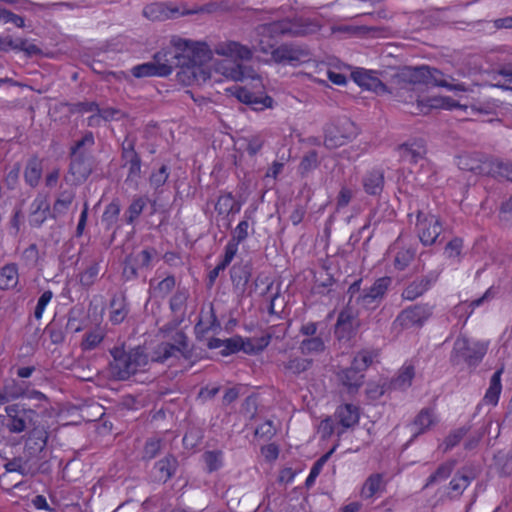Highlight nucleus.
Instances as JSON below:
<instances>
[{"label":"nucleus","mask_w":512,"mask_h":512,"mask_svg":"<svg viewBox=\"0 0 512 512\" xmlns=\"http://www.w3.org/2000/svg\"><path fill=\"white\" fill-rule=\"evenodd\" d=\"M173 343L162 342L153 352L152 362L166 363L171 358L181 355L185 359L191 358L188 350V338L183 331L177 330L172 337ZM112 361L109 363L111 375L120 381L129 379L132 375L147 369L150 358L141 346L126 351L123 347H114L110 350Z\"/></svg>","instance_id":"f257e3e1"},{"label":"nucleus","mask_w":512,"mask_h":512,"mask_svg":"<svg viewBox=\"0 0 512 512\" xmlns=\"http://www.w3.org/2000/svg\"><path fill=\"white\" fill-rule=\"evenodd\" d=\"M320 28L321 25L317 20L303 16L287 17L262 24L257 28L258 35L261 37L258 43V50L266 54L273 48V44H266L264 38L302 37L316 33Z\"/></svg>","instance_id":"f03ea898"},{"label":"nucleus","mask_w":512,"mask_h":512,"mask_svg":"<svg viewBox=\"0 0 512 512\" xmlns=\"http://www.w3.org/2000/svg\"><path fill=\"white\" fill-rule=\"evenodd\" d=\"M215 53L233 60H223L218 65V70L229 79L242 81L245 77H250L247 68L238 62V60H250L252 50L236 41H224L215 46Z\"/></svg>","instance_id":"7ed1b4c3"},{"label":"nucleus","mask_w":512,"mask_h":512,"mask_svg":"<svg viewBox=\"0 0 512 512\" xmlns=\"http://www.w3.org/2000/svg\"><path fill=\"white\" fill-rule=\"evenodd\" d=\"M443 74L436 68L428 66L404 67L393 77V83L399 90H412L417 84H433L450 90H464L462 85H451L442 78Z\"/></svg>","instance_id":"20e7f679"},{"label":"nucleus","mask_w":512,"mask_h":512,"mask_svg":"<svg viewBox=\"0 0 512 512\" xmlns=\"http://www.w3.org/2000/svg\"><path fill=\"white\" fill-rule=\"evenodd\" d=\"M434 306L429 303H418L406 307L396 316L392 329L397 333L409 329H420L432 317Z\"/></svg>","instance_id":"39448f33"},{"label":"nucleus","mask_w":512,"mask_h":512,"mask_svg":"<svg viewBox=\"0 0 512 512\" xmlns=\"http://www.w3.org/2000/svg\"><path fill=\"white\" fill-rule=\"evenodd\" d=\"M486 350L483 344L471 343L466 337L458 336L454 342L449 361L452 366L466 363L469 367L475 368L482 361Z\"/></svg>","instance_id":"423d86ee"},{"label":"nucleus","mask_w":512,"mask_h":512,"mask_svg":"<svg viewBox=\"0 0 512 512\" xmlns=\"http://www.w3.org/2000/svg\"><path fill=\"white\" fill-rule=\"evenodd\" d=\"M172 42L181 50L183 60L186 62L185 67L191 70L193 75L196 74V69L210 59V51L206 44L194 43L185 39L177 38Z\"/></svg>","instance_id":"0eeeda50"},{"label":"nucleus","mask_w":512,"mask_h":512,"mask_svg":"<svg viewBox=\"0 0 512 512\" xmlns=\"http://www.w3.org/2000/svg\"><path fill=\"white\" fill-rule=\"evenodd\" d=\"M271 56L275 63L298 65L310 60V51L301 45L285 43L271 50Z\"/></svg>","instance_id":"6e6552de"},{"label":"nucleus","mask_w":512,"mask_h":512,"mask_svg":"<svg viewBox=\"0 0 512 512\" xmlns=\"http://www.w3.org/2000/svg\"><path fill=\"white\" fill-rule=\"evenodd\" d=\"M391 284V278L382 277L377 279L368 289H364L356 297V305L361 309H375L384 299L388 287Z\"/></svg>","instance_id":"1a4fd4ad"},{"label":"nucleus","mask_w":512,"mask_h":512,"mask_svg":"<svg viewBox=\"0 0 512 512\" xmlns=\"http://www.w3.org/2000/svg\"><path fill=\"white\" fill-rule=\"evenodd\" d=\"M7 428L11 433H21L34 426V418L37 413L33 409H27L19 404L6 407Z\"/></svg>","instance_id":"9d476101"},{"label":"nucleus","mask_w":512,"mask_h":512,"mask_svg":"<svg viewBox=\"0 0 512 512\" xmlns=\"http://www.w3.org/2000/svg\"><path fill=\"white\" fill-rule=\"evenodd\" d=\"M416 230L421 243L429 246L434 244L440 236L442 224L435 215L419 211L417 214Z\"/></svg>","instance_id":"9b49d317"},{"label":"nucleus","mask_w":512,"mask_h":512,"mask_svg":"<svg viewBox=\"0 0 512 512\" xmlns=\"http://www.w3.org/2000/svg\"><path fill=\"white\" fill-rule=\"evenodd\" d=\"M158 252L154 247H147L137 253L130 254L125 258L123 276L127 279L138 277L139 269H149Z\"/></svg>","instance_id":"f8f14e48"},{"label":"nucleus","mask_w":512,"mask_h":512,"mask_svg":"<svg viewBox=\"0 0 512 512\" xmlns=\"http://www.w3.org/2000/svg\"><path fill=\"white\" fill-rule=\"evenodd\" d=\"M354 124L345 120L340 125H329L325 128L324 145L328 149H335L343 146L356 136Z\"/></svg>","instance_id":"ddd939ff"},{"label":"nucleus","mask_w":512,"mask_h":512,"mask_svg":"<svg viewBox=\"0 0 512 512\" xmlns=\"http://www.w3.org/2000/svg\"><path fill=\"white\" fill-rule=\"evenodd\" d=\"M136 138L125 137L122 143L121 158L124 161L123 166H128L126 181L137 182L141 175V158L135 150Z\"/></svg>","instance_id":"4468645a"},{"label":"nucleus","mask_w":512,"mask_h":512,"mask_svg":"<svg viewBox=\"0 0 512 512\" xmlns=\"http://www.w3.org/2000/svg\"><path fill=\"white\" fill-rule=\"evenodd\" d=\"M189 291L186 288H178L169 301V307L173 313L174 323L164 325L160 331L164 334L172 331L179 323H181L186 315L187 301L189 299Z\"/></svg>","instance_id":"2eb2a0df"},{"label":"nucleus","mask_w":512,"mask_h":512,"mask_svg":"<svg viewBox=\"0 0 512 512\" xmlns=\"http://www.w3.org/2000/svg\"><path fill=\"white\" fill-rule=\"evenodd\" d=\"M92 173V161L83 153L71 155V162L69 166V176L66 177L67 181H71L74 185L83 183Z\"/></svg>","instance_id":"dca6fc26"},{"label":"nucleus","mask_w":512,"mask_h":512,"mask_svg":"<svg viewBox=\"0 0 512 512\" xmlns=\"http://www.w3.org/2000/svg\"><path fill=\"white\" fill-rule=\"evenodd\" d=\"M227 91L236 97L240 102L250 105L256 111H262L265 108H271L274 102L273 99L268 95L257 96L250 90L241 86H233L227 89Z\"/></svg>","instance_id":"f3484780"},{"label":"nucleus","mask_w":512,"mask_h":512,"mask_svg":"<svg viewBox=\"0 0 512 512\" xmlns=\"http://www.w3.org/2000/svg\"><path fill=\"white\" fill-rule=\"evenodd\" d=\"M359 310L353 309L352 305L340 312L335 324L334 334L338 340H347L355 331Z\"/></svg>","instance_id":"a211bd4d"},{"label":"nucleus","mask_w":512,"mask_h":512,"mask_svg":"<svg viewBox=\"0 0 512 512\" xmlns=\"http://www.w3.org/2000/svg\"><path fill=\"white\" fill-rule=\"evenodd\" d=\"M173 47L162 49L154 55V63L157 64L158 69L162 66L166 67L167 72L165 76L171 74L175 67H185L186 62L183 60V56L180 48H178L173 42Z\"/></svg>","instance_id":"6ab92c4d"},{"label":"nucleus","mask_w":512,"mask_h":512,"mask_svg":"<svg viewBox=\"0 0 512 512\" xmlns=\"http://www.w3.org/2000/svg\"><path fill=\"white\" fill-rule=\"evenodd\" d=\"M48 437V431L44 426H33L25 441V451L29 456H36L45 449Z\"/></svg>","instance_id":"aec40b11"},{"label":"nucleus","mask_w":512,"mask_h":512,"mask_svg":"<svg viewBox=\"0 0 512 512\" xmlns=\"http://www.w3.org/2000/svg\"><path fill=\"white\" fill-rule=\"evenodd\" d=\"M351 77L355 83L367 90L378 94L387 92L386 85L376 76L375 71L357 69L351 73Z\"/></svg>","instance_id":"412c9836"},{"label":"nucleus","mask_w":512,"mask_h":512,"mask_svg":"<svg viewBox=\"0 0 512 512\" xmlns=\"http://www.w3.org/2000/svg\"><path fill=\"white\" fill-rule=\"evenodd\" d=\"M492 158H479L477 155H462L459 157L458 166L460 169L470 171L479 175L491 173Z\"/></svg>","instance_id":"4be33fe9"},{"label":"nucleus","mask_w":512,"mask_h":512,"mask_svg":"<svg viewBox=\"0 0 512 512\" xmlns=\"http://www.w3.org/2000/svg\"><path fill=\"white\" fill-rule=\"evenodd\" d=\"M436 279V275L428 274L413 280L402 291V298L409 301L417 299L430 289Z\"/></svg>","instance_id":"5701e85b"},{"label":"nucleus","mask_w":512,"mask_h":512,"mask_svg":"<svg viewBox=\"0 0 512 512\" xmlns=\"http://www.w3.org/2000/svg\"><path fill=\"white\" fill-rule=\"evenodd\" d=\"M436 424V417L433 409L423 408L414 418L413 422L409 425V429L412 432L413 441L419 435L427 432L433 425Z\"/></svg>","instance_id":"b1692460"},{"label":"nucleus","mask_w":512,"mask_h":512,"mask_svg":"<svg viewBox=\"0 0 512 512\" xmlns=\"http://www.w3.org/2000/svg\"><path fill=\"white\" fill-rule=\"evenodd\" d=\"M475 478L476 474L472 468H461L449 483L448 489L450 490L451 496H460Z\"/></svg>","instance_id":"393cba45"},{"label":"nucleus","mask_w":512,"mask_h":512,"mask_svg":"<svg viewBox=\"0 0 512 512\" xmlns=\"http://www.w3.org/2000/svg\"><path fill=\"white\" fill-rule=\"evenodd\" d=\"M177 468L178 460L176 459V457L169 454L155 463V479L159 482L166 483L175 475Z\"/></svg>","instance_id":"a878e982"},{"label":"nucleus","mask_w":512,"mask_h":512,"mask_svg":"<svg viewBox=\"0 0 512 512\" xmlns=\"http://www.w3.org/2000/svg\"><path fill=\"white\" fill-rule=\"evenodd\" d=\"M384 172L380 169L368 171L362 178L364 191L371 196H379L384 188Z\"/></svg>","instance_id":"bb28decb"},{"label":"nucleus","mask_w":512,"mask_h":512,"mask_svg":"<svg viewBox=\"0 0 512 512\" xmlns=\"http://www.w3.org/2000/svg\"><path fill=\"white\" fill-rule=\"evenodd\" d=\"M400 157L403 161L412 164L418 163L423 160L426 155V147L423 141H414L411 143H404L398 147Z\"/></svg>","instance_id":"cd10ccee"},{"label":"nucleus","mask_w":512,"mask_h":512,"mask_svg":"<svg viewBox=\"0 0 512 512\" xmlns=\"http://www.w3.org/2000/svg\"><path fill=\"white\" fill-rule=\"evenodd\" d=\"M338 378L350 393L357 392L364 382V374L353 364L351 367L341 370L338 373Z\"/></svg>","instance_id":"c85d7f7f"},{"label":"nucleus","mask_w":512,"mask_h":512,"mask_svg":"<svg viewBox=\"0 0 512 512\" xmlns=\"http://www.w3.org/2000/svg\"><path fill=\"white\" fill-rule=\"evenodd\" d=\"M359 409L353 404H344L337 408L335 418L338 424L348 429L359 422Z\"/></svg>","instance_id":"c756f323"},{"label":"nucleus","mask_w":512,"mask_h":512,"mask_svg":"<svg viewBox=\"0 0 512 512\" xmlns=\"http://www.w3.org/2000/svg\"><path fill=\"white\" fill-rule=\"evenodd\" d=\"M34 208L30 214L29 223L32 227H40L48 216H51L50 207L43 197H37L33 203Z\"/></svg>","instance_id":"7c9ffc66"},{"label":"nucleus","mask_w":512,"mask_h":512,"mask_svg":"<svg viewBox=\"0 0 512 512\" xmlns=\"http://www.w3.org/2000/svg\"><path fill=\"white\" fill-rule=\"evenodd\" d=\"M129 313L128 305L124 295H114L110 302L109 319L112 324L122 323Z\"/></svg>","instance_id":"2f4dec72"},{"label":"nucleus","mask_w":512,"mask_h":512,"mask_svg":"<svg viewBox=\"0 0 512 512\" xmlns=\"http://www.w3.org/2000/svg\"><path fill=\"white\" fill-rule=\"evenodd\" d=\"M252 266L249 263L235 264L230 270V277L236 288L244 289L251 277Z\"/></svg>","instance_id":"473e14b6"},{"label":"nucleus","mask_w":512,"mask_h":512,"mask_svg":"<svg viewBox=\"0 0 512 512\" xmlns=\"http://www.w3.org/2000/svg\"><path fill=\"white\" fill-rule=\"evenodd\" d=\"M176 280L173 275H168L161 281L155 283L152 279L149 282V294L154 298H165L175 288Z\"/></svg>","instance_id":"72a5a7b5"},{"label":"nucleus","mask_w":512,"mask_h":512,"mask_svg":"<svg viewBox=\"0 0 512 512\" xmlns=\"http://www.w3.org/2000/svg\"><path fill=\"white\" fill-rule=\"evenodd\" d=\"M19 281L18 267L16 263H8L0 270V288L2 290L13 289Z\"/></svg>","instance_id":"f704fd0d"},{"label":"nucleus","mask_w":512,"mask_h":512,"mask_svg":"<svg viewBox=\"0 0 512 512\" xmlns=\"http://www.w3.org/2000/svg\"><path fill=\"white\" fill-rule=\"evenodd\" d=\"M504 372V365L502 364L500 368L496 370V372L492 375L490 380L489 388L487 389L484 401L491 405H497L499 396L502 390L501 385V375Z\"/></svg>","instance_id":"c9c22d12"},{"label":"nucleus","mask_w":512,"mask_h":512,"mask_svg":"<svg viewBox=\"0 0 512 512\" xmlns=\"http://www.w3.org/2000/svg\"><path fill=\"white\" fill-rule=\"evenodd\" d=\"M106 332L102 327H94L87 331L81 342V349L83 351H91L96 349L104 340Z\"/></svg>","instance_id":"e433bc0d"},{"label":"nucleus","mask_w":512,"mask_h":512,"mask_svg":"<svg viewBox=\"0 0 512 512\" xmlns=\"http://www.w3.org/2000/svg\"><path fill=\"white\" fill-rule=\"evenodd\" d=\"M74 198L75 192L73 189L61 191L58 194L56 201L54 202L51 217L56 219L57 217L65 214Z\"/></svg>","instance_id":"4c0bfd02"},{"label":"nucleus","mask_w":512,"mask_h":512,"mask_svg":"<svg viewBox=\"0 0 512 512\" xmlns=\"http://www.w3.org/2000/svg\"><path fill=\"white\" fill-rule=\"evenodd\" d=\"M42 176V163L37 157H32L28 160L25 171L24 178L26 183L31 187H36L39 184V181Z\"/></svg>","instance_id":"58836bf2"},{"label":"nucleus","mask_w":512,"mask_h":512,"mask_svg":"<svg viewBox=\"0 0 512 512\" xmlns=\"http://www.w3.org/2000/svg\"><path fill=\"white\" fill-rule=\"evenodd\" d=\"M8 42L9 51H22L28 57L40 55L42 53L41 49L37 45L30 43L27 39H13L8 35Z\"/></svg>","instance_id":"ea45409f"},{"label":"nucleus","mask_w":512,"mask_h":512,"mask_svg":"<svg viewBox=\"0 0 512 512\" xmlns=\"http://www.w3.org/2000/svg\"><path fill=\"white\" fill-rule=\"evenodd\" d=\"M102 262V259H92L85 270L79 275V281L82 286L84 287H90L92 286L95 281L97 280L101 268L100 264Z\"/></svg>","instance_id":"a19ab883"},{"label":"nucleus","mask_w":512,"mask_h":512,"mask_svg":"<svg viewBox=\"0 0 512 512\" xmlns=\"http://www.w3.org/2000/svg\"><path fill=\"white\" fill-rule=\"evenodd\" d=\"M167 72L166 67L162 66L160 71L157 67V64L152 62L143 63L137 65L131 69V73L136 78L150 77V76H165Z\"/></svg>","instance_id":"79ce46f5"},{"label":"nucleus","mask_w":512,"mask_h":512,"mask_svg":"<svg viewBox=\"0 0 512 512\" xmlns=\"http://www.w3.org/2000/svg\"><path fill=\"white\" fill-rule=\"evenodd\" d=\"M299 350L303 355H314L325 350V343L321 336L305 338L301 341Z\"/></svg>","instance_id":"37998d69"},{"label":"nucleus","mask_w":512,"mask_h":512,"mask_svg":"<svg viewBox=\"0 0 512 512\" xmlns=\"http://www.w3.org/2000/svg\"><path fill=\"white\" fill-rule=\"evenodd\" d=\"M418 106L421 112L428 113L429 109L451 108L455 106V103L449 98L430 97L427 99L418 100Z\"/></svg>","instance_id":"c03bdc74"},{"label":"nucleus","mask_w":512,"mask_h":512,"mask_svg":"<svg viewBox=\"0 0 512 512\" xmlns=\"http://www.w3.org/2000/svg\"><path fill=\"white\" fill-rule=\"evenodd\" d=\"M414 375L415 371L413 366L409 365L403 367L400 370L399 374L391 381V387L396 390L408 388L412 383Z\"/></svg>","instance_id":"a18cd8bd"},{"label":"nucleus","mask_w":512,"mask_h":512,"mask_svg":"<svg viewBox=\"0 0 512 512\" xmlns=\"http://www.w3.org/2000/svg\"><path fill=\"white\" fill-rule=\"evenodd\" d=\"M455 465H456L455 460H449V461L441 464L436 469V471L429 476L425 487H428L432 484L446 480L451 475L452 471L454 470Z\"/></svg>","instance_id":"49530a36"},{"label":"nucleus","mask_w":512,"mask_h":512,"mask_svg":"<svg viewBox=\"0 0 512 512\" xmlns=\"http://www.w3.org/2000/svg\"><path fill=\"white\" fill-rule=\"evenodd\" d=\"M489 175L500 176L512 182V162L500 158H492L491 173Z\"/></svg>","instance_id":"de8ad7c7"},{"label":"nucleus","mask_w":512,"mask_h":512,"mask_svg":"<svg viewBox=\"0 0 512 512\" xmlns=\"http://www.w3.org/2000/svg\"><path fill=\"white\" fill-rule=\"evenodd\" d=\"M312 364V360L301 358V357H291L288 361L283 362V368L286 372H289L294 375H299L300 373L305 372L310 368Z\"/></svg>","instance_id":"09e8293b"},{"label":"nucleus","mask_w":512,"mask_h":512,"mask_svg":"<svg viewBox=\"0 0 512 512\" xmlns=\"http://www.w3.org/2000/svg\"><path fill=\"white\" fill-rule=\"evenodd\" d=\"M202 458L209 473L219 470L223 465V452L221 450L205 451Z\"/></svg>","instance_id":"8fccbe9b"},{"label":"nucleus","mask_w":512,"mask_h":512,"mask_svg":"<svg viewBox=\"0 0 512 512\" xmlns=\"http://www.w3.org/2000/svg\"><path fill=\"white\" fill-rule=\"evenodd\" d=\"M382 488V476L380 474H373L369 476L361 490V496L369 499L378 493Z\"/></svg>","instance_id":"3c124183"},{"label":"nucleus","mask_w":512,"mask_h":512,"mask_svg":"<svg viewBox=\"0 0 512 512\" xmlns=\"http://www.w3.org/2000/svg\"><path fill=\"white\" fill-rule=\"evenodd\" d=\"M120 211L121 207L118 200H113L106 206L102 215V222L106 225L107 229H111L116 225Z\"/></svg>","instance_id":"603ef678"},{"label":"nucleus","mask_w":512,"mask_h":512,"mask_svg":"<svg viewBox=\"0 0 512 512\" xmlns=\"http://www.w3.org/2000/svg\"><path fill=\"white\" fill-rule=\"evenodd\" d=\"M147 204V201L143 197H137L135 198L132 203L129 205L127 210L125 211V221L128 224H133L134 221L141 215L143 212L145 206Z\"/></svg>","instance_id":"864d4df0"},{"label":"nucleus","mask_w":512,"mask_h":512,"mask_svg":"<svg viewBox=\"0 0 512 512\" xmlns=\"http://www.w3.org/2000/svg\"><path fill=\"white\" fill-rule=\"evenodd\" d=\"M163 448V441L160 438H148L144 444L142 459L152 460L157 457Z\"/></svg>","instance_id":"5fc2aeb1"},{"label":"nucleus","mask_w":512,"mask_h":512,"mask_svg":"<svg viewBox=\"0 0 512 512\" xmlns=\"http://www.w3.org/2000/svg\"><path fill=\"white\" fill-rule=\"evenodd\" d=\"M21 260L29 268H34L39 264L40 254L38 246L35 243L30 244L21 254Z\"/></svg>","instance_id":"6e6d98bb"},{"label":"nucleus","mask_w":512,"mask_h":512,"mask_svg":"<svg viewBox=\"0 0 512 512\" xmlns=\"http://www.w3.org/2000/svg\"><path fill=\"white\" fill-rule=\"evenodd\" d=\"M215 210L219 214H229L233 212L235 210V202L232 195L229 193L219 196L215 204Z\"/></svg>","instance_id":"4d7b16f0"},{"label":"nucleus","mask_w":512,"mask_h":512,"mask_svg":"<svg viewBox=\"0 0 512 512\" xmlns=\"http://www.w3.org/2000/svg\"><path fill=\"white\" fill-rule=\"evenodd\" d=\"M415 251L412 249H402L399 252H397L395 259H394V265L399 270H404L410 262L414 259Z\"/></svg>","instance_id":"13d9d810"},{"label":"nucleus","mask_w":512,"mask_h":512,"mask_svg":"<svg viewBox=\"0 0 512 512\" xmlns=\"http://www.w3.org/2000/svg\"><path fill=\"white\" fill-rule=\"evenodd\" d=\"M318 166V154L315 150L309 151L301 160L299 170L305 174Z\"/></svg>","instance_id":"bf43d9fd"},{"label":"nucleus","mask_w":512,"mask_h":512,"mask_svg":"<svg viewBox=\"0 0 512 512\" xmlns=\"http://www.w3.org/2000/svg\"><path fill=\"white\" fill-rule=\"evenodd\" d=\"M243 345V338L240 336H234L229 339L224 340V346L221 350V354L227 356L229 354L236 353L241 351V346Z\"/></svg>","instance_id":"052dcab7"},{"label":"nucleus","mask_w":512,"mask_h":512,"mask_svg":"<svg viewBox=\"0 0 512 512\" xmlns=\"http://www.w3.org/2000/svg\"><path fill=\"white\" fill-rule=\"evenodd\" d=\"M468 430L469 429L466 427H461V428H458L457 430L451 432L446 437V439L444 441L445 451H448V450L452 449L453 447H455L463 439V437L467 434Z\"/></svg>","instance_id":"680f3d73"},{"label":"nucleus","mask_w":512,"mask_h":512,"mask_svg":"<svg viewBox=\"0 0 512 512\" xmlns=\"http://www.w3.org/2000/svg\"><path fill=\"white\" fill-rule=\"evenodd\" d=\"M249 223L247 220L241 221L232 231V237L229 241L239 245L248 236Z\"/></svg>","instance_id":"e2e57ef3"},{"label":"nucleus","mask_w":512,"mask_h":512,"mask_svg":"<svg viewBox=\"0 0 512 512\" xmlns=\"http://www.w3.org/2000/svg\"><path fill=\"white\" fill-rule=\"evenodd\" d=\"M372 362V353L368 351H361L354 357L352 364L363 373V371L367 369Z\"/></svg>","instance_id":"0e129e2a"},{"label":"nucleus","mask_w":512,"mask_h":512,"mask_svg":"<svg viewBox=\"0 0 512 512\" xmlns=\"http://www.w3.org/2000/svg\"><path fill=\"white\" fill-rule=\"evenodd\" d=\"M53 297V293L50 290H47L42 293V295L39 297L37 305L35 307L34 311V317L39 320L42 318L43 312L47 306V304L51 301Z\"/></svg>","instance_id":"69168bd1"},{"label":"nucleus","mask_w":512,"mask_h":512,"mask_svg":"<svg viewBox=\"0 0 512 512\" xmlns=\"http://www.w3.org/2000/svg\"><path fill=\"white\" fill-rule=\"evenodd\" d=\"M168 175L169 174L167 172V166L162 165L157 172L152 173V175L150 176L151 186H153L156 189L163 186L167 181Z\"/></svg>","instance_id":"338daca9"},{"label":"nucleus","mask_w":512,"mask_h":512,"mask_svg":"<svg viewBox=\"0 0 512 512\" xmlns=\"http://www.w3.org/2000/svg\"><path fill=\"white\" fill-rule=\"evenodd\" d=\"M353 196H354L353 190L346 186H343L337 196V199H336L337 209H341V208L348 206V204L350 203Z\"/></svg>","instance_id":"774afa93"}]
</instances>
